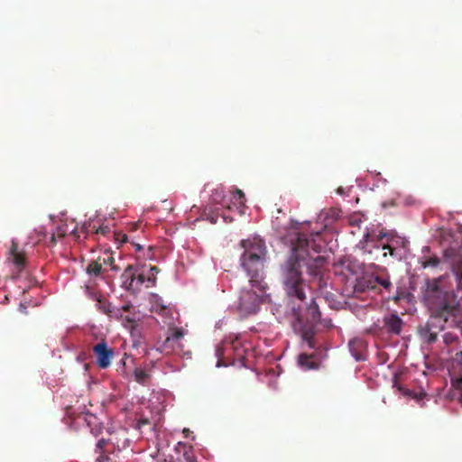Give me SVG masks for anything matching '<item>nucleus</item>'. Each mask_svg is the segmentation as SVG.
<instances>
[{
    "mask_svg": "<svg viewBox=\"0 0 462 462\" xmlns=\"http://www.w3.org/2000/svg\"><path fill=\"white\" fill-rule=\"evenodd\" d=\"M234 197L236 199L238 200L240 212H241V214H243L242 208H244L245 207V193L240 189H236V190L234 192Z\"/></svg>",
    "mask_w": 462,
    "mask_h": 462,
    "instance_id": "obj_21",
    "label": "nucleus"
},
{
    "mask_svg": "<svg viewBox=\"0 0 462 462\" xmlns=\"http://www.w3.org/2000/svg\"><path fill=\"white\" fill-rule=\"evenodd\" d=\"M387 236H388V234L383 232V231H381L380 234H379L380 238L386 237Z\"/></svg>",
    "mask_w": 462,
    "mask_h": 462,
    "instance_id": "obj_36",
    "label": "nucleus"
},
{
    "mask_svg": "<svg viewBox=\"0 0 462 462\" xmlns=\"http://www.w3.org/2000/svg\"><path fill=\"white\" fill-rule=\"evenodd\" d=\"M223 217H224V219H225V221H226V222H231V221H232V218H231V217L229 218V217H226V216H223Z\"/></svg>",
    "mask_w": 462,
    "mask_h": 462,
    "instance_id": "obj_39",
    "label": "nucleus"
},
{
    "mask_svg": "<svg viewBox=\"0 0 462 462\" xmlns=\"http://www.w3.org/2000/svg\"><path fill=\"white\" fill-rule=\"evenodd\" d=\"M440 263V260L438 256L434 255L431 257H429L421 262V265L423 268L427 267H437Z\"/></svg>",
    "mask_w": 462,
    "mask_h": 462,
    "instance_id": "obj_22",
    "label": "nucleus"
},
{
    "mask_svg": "<svg viewBox=\"0 0 462 462\" xmlns=\"http://www.w3.org/2000/svg\"><path fill=\"white\" fill-rule=\"evenodd\" d=\"M111 269H112V270H116V271L118 268H117V266H116V265H115V263H114V264L111 266Z\"/></svg>",
    "mask_w": 462,
    "mask_h": 462,
    "instance_id": "obj_42",
    "label": "nucleus"
},
{
    "mask_svg": "<svg viewBox=\"0 0 462 462\" xmlns=\"http://www.w3.org/2000/svg\"><path fill=\"white\" fill-rule=\"evenodd\" d=\"M100 258L97 261H92L87 266L86 272L89 275L99 276L103 273V263L99 262Z\"/></svg>",
    "mask_w": 462,
    "mask_h": 462,
    "instance_id": "obj_17",
    "label": "nucleus"
},
{
    "mask_svg": "<svg viewBox=\"0 0 462 462\" xmlns=\"http://www.w3.org/2000/svg\"><path fill=\"white\" fill-rule=\"evenodd\" d=\"M232 345H233L234 348H236V343H235V342H232Z\"/></svg>",
    "mask_w": 462,
    "mask_h": 462,
    "instance_id": "obj_44",
    "label": "nucleus"
},
{
    "mask_svg": "<svg viewBox=\"0 0 462 462\" xmlns=\"http://www.w3.org/2000/svg\"><path fill=\"white\" fill-rule=\"evenodd\" d=\"M113 236H114L116 241H117L121 244L125 243L127 241V236L125 234L113 232Z\"/></svg>",
    "mask_w": 462,
    "mask_h": 462,
    "instance_id": "obj_27",
    "label": "nucleus"
},
{
    "mask_svg": "<svg viewBox=\"0 0 462 462\" xmlns=\"http://www.w3.org/2000/svg\"><path fill=\"white\" fill-rule=\"evenodd\" d=\"M80 232L87 233V234L92 233L96 236L101 235L104 236H107L112 233L109 226H104V225L97 226L95 224H93L91 222L84 223L80 228Z\"/></svg>",
    "mask_w": 462,
    "mask_h": 462,
    "instance_id": "obj_11",
    "label": "nucleus"
},
{
    "mask_svg": "<svg viewBox=\"0 0 462 462\" xmlns=\"http://www.w3.org/2000/svg\"><path fill=\"white\" fill-rule=\"evenodd\" d=\"M108 263L110 266H112L115 263V259L112 256H109L107 259H103V264Z\"/></svg>",
    "mask_w": 462,
    "mask_h": 462,
    "instance_id": "obj_31",
    "label": "nucleus"
},
{
    "mask_svg": "<svg viewBox=\"0 0 462 462\" xmlns=\"http://www.w3.org/2000/svg\"><path fill=\"white\" fill-rule=\"evenodd\" d=\"M285 244H290L291 254L282 264V276L287 295L300 301L306 299V284L301 277V265H306L309 274L319 277L326 264V257L319 254L320 246L315 241L309 240L306 235L292 231L284 237Z\"/></svg>",
    "mask_w": 462,
    "mask_h": 462,
    "instance_id": "obj_1",
    "label": "nucleus"
},
{
    "mask_svg": "<svg viewBox=\"0 0 462 462\" xmlns=\"http://www.w3.org/2000/svg\"><path fill=\"white\" fill-rule=\"evenodd\" d=\"M458 340L457 334L452 332H447L443 335V341L446 345H452Z\"/></svg>",
    "mask_w": 462,
    "mask_h": 462,
    "instance_id": "obj_26",
    "label": "nucleus"
},
{
    "mask_svg": "<svg viewBox=\"0 0 462 462\" xmlns=\"http://www.w3.org/2000/svg\"><path fill=\"white\" fill-rule=\"evenodd\" d=\"M418 332L421 339L428 344H433L437 341V337L434 336V333L431 332V328L428 326L427 323L425 325L420 326L418 328Z\"/></svg>",
    "mask_w": 462,
    "mask_h": 462,
    "instance_id": "obj_15",
    "label": "nucleus"
},
{
    "mask_svg": "<svg viewBox=\"0 0 462 462\" xmlns=\"http://www.w3.org/2000/svg\"><path fill=\"white\" fill-rule=\"evenodd\" d=\"M374 288L375 289H376L377 284H380L386 290H389L390 287L392 286V282H390L389 279L383 278L380 276H375V277H374Z\"/></svg>",
    "mask_w": 462,
    "mask_h": 462,
    "instance_id": "obj_24",
    "label": "nucleus"
},
{
    "mask_svg": "<svg viewBox=\"0 0 462 462\" xmlns=\"http://www.w3.org/2000/svg\"><path fill=\"white\" fill-rule=\"evenodd\" d=\"M133 269L132 265H128L122 274L123 283L126 289L132 287L134 281H136L137 284L140 285L143 284L147 281V277L143 273H139L135 276L133 273Z\"/></svg>",
    "mask_w": 462,
    "mask_h": 462,
    "instance_id": "obj_8",
    "label": "nucleus"
},
{
    "mask_svg": "<svg viewBox=\"0 0 462 462\" xmlns=\"http://www.w3.org/2000/svg\"><path fill=\"white\" fill-rule=\"evenodd\" d=\"M184 456L187 462H197L196 458L193 456L189 455L188 453H185Z\"/></svg>",
    "mask_w": 462,
    "mask_h": 462,
    "instance_id": "obj_32",
    "label": "nucleus"
},
{
    "mask_svg": "<svg viewBox=\"0 0 462 462\" xmlns=\"http://www.w3.org/2000/svg\"><path fill=\"white\" fill-rule=\"evenodd\" d=\"M184 337V333L181 328H174L171 330V334L166 337L164 346L167 347L169 345L177 343ZM180 345H178V347Z\"/></svg>",
    "mask_w": 462,
    "mask_h": 462,
    "instance_id": "obj_16",
    "label": "nucleus"
},
{
    "mask_svg": "<svg viewBox=\"0 0 462 462\" xmlns=\"http://www.w3.org/2000/svg\"><path fill=\"white\" fill-rule=\"evenodd\" d=\"M211 222H212V223H216V222H217V220H216L215 218H213V217H212V218H211Z\"/></svg>",
    "mask_w": 462,
    "mask_h": 462,
    "instance_id": "obj_43",
    "label": "nucleus"
},
{
    "mask_svg": "<svg viewBox=\"0 0 462 462\" xmlns=\"http://www.w3.org/2000/svg\"><path fill=\"white\" fill-rule=\"evenodd\" d=\"M134 379L139 383H145L146 380L149 377L148 373L141 368H135L134 372Z\"/></svg>",
    "mask_w": 462,
    "mask_h": 462,
    "instance_id": "obj_19",
    "label": "nucleus"
},
{
    "mask_svg": "<svg viewBox=\"0 0 462 462\" xmlns=\"http://www.w3.org/2000/svg\"><path fill=\"white\" fill-rule=\"evenodd\" d=\"M130 440L127 438L125 429H121L110 434L107 440L101 439L97 444V449L102 452L106 445H112L114 448L121 451L129 446Z\"/></svg>",
    "mask_w": 462,
    "mask_h": 462,
    "instance_id": "obj_5",
    "label": "nucleus"
},
{
    "mask_svg": "<svg viewBox=\"0 0 462 462\" xmlns=\"http://www.w3.org/2000/svg\"><path fill=\"white\" fill-rule=\"evenodd\" d=\"M93 353L96 356L97 365L99 368L106 369L110 366L114 357V350L107 346L105 339L93 346Z\"/></svg>",
    "mask_w": 462,
    "mask_h": 462,
    "instance_id": "obj_6",
    "label": "nucleus"
},
{
    "mask_svg": "<svg viewBox=\"0 0 462 462\" xmlns=\"http://www.w3.org/2000/svg\"><path fill=\"white\" fill-rule=\"evenodd\" d=\"M151 303H152V311H154L162 316H164V317H167L170 315V309L168 308V306L166 304H164L162 299L156 295V294H153L152 296V300H151Z\"/></svg>",
    "mask_w": 462,
    "mask_h": 462,
    "instance_id": "obj_14",
    "label": "nucleus"
},
{
    "mask_svg": "<svg viewBox=\"0 0 462 462\" xmlns=\"http://www.w3.org/2000/svg\"><path fill=\"white\" fill-rule=\"evenodd\" d=\"M97 462H117V461L116 459H114V457H112L101 455L100 457H98Z\"/></svg>",
    "mask_w": 462,
    "mask_h": 462,
    "instance_id": "obj_29",
    "label": "nucleus"
},
{
    "mask_svg": "<svg viewBox=\"0 0 462 462\" xmlns=\"http://www.w3.org/2000/svg\"><path fill=\"white\" fill-rule=\"evenodd\" d=\"M130 309H131V305H129V304L124 305V306L122 307V310H124V311H125V312H126V311H129V310H130Z\"/></svg>",
    "mask_w": 462,
    "mask_h": 462,
    "instance_id": "obj_35",
    "label": "nucleus"
},
{
    "mask_svg": "<svg viewBox=\"0 0 462 462\" xmlns=\"http://www.w3.org/2000/svg\"><path fill=\"white\" fill-rule=\"evenodd\" d=\"M139 423L140 424H146V423H148V420H140Z\"/></svg>",
    "mask_w": 462,
    "mask_h": 462,
    "instance_id": "obj_41",
    "label": "nucleus"
},
{
    "mask_svg": "<svg viewBox=\"0 0 462 462\" xmlns=\"http://www.w3.org/2000/svg\"><path fill=\"white\" fill-rule=\"evenodd\" d=\"M70 234L73 235L76 240H79L80 235L79 234V231L77 228H74L70 231Z\"/></svg>",
    "mask_w": 462,
    "mask_h": 462,
    "instance_id": "obj_33",
    "label": "nucleus"
},
{
    "mask_svg": "<svg viewBox=\"0 0 462 462\" xmlns=\"http://www.w3.org/2000/svg\"><path fill=\"white\" fill-rule=\"evenodd\" d=\"M68 233V225L66 224H63V225H60L57 227V230L55 233L52 234L51 236V241L53 244L56 243V236L58 237H64Z\"/></svg>",
    "mask_w": 462,
    "mask_h": 462,
    "instance_id": "obj_20",
    "label": "nucleus"
},
{
    "mask_svg": "<svg viewBox=\"0 0 462 462\" xmlns=\"http://www.w3.org/2000/svg\"><path fill=\"white\" fill-rule=\"evenodd\" d=\"M96 419H97V418H96L95 416H93V415H88H88H86V417H85V420L88 422V425L92 422V420H96Z\"/></svg>",
    "mask_w": 462,
    "mask_h": 462,
    "instance_id": "obj_34",
    "label": "nucleus"
},
{
    "mask_svg": "<svg viewBox=\"0 0 462 462\" xmlns=\"http://www.w3.org/2000/svg\"><path fill=\"white\" fill-rule=\"evenodd\" d=\"M224 197L223 190L216 189L212 195V199L217 202L220 203V199Z\"/></svg>",
    "mask_w": 462,
    "mask_h": 462,
    "instance_id": "obj_28",
    "label": "nucleus"
},
{
    "mask_svg": "<svg viewBox=\"0 0 462 462\" xmlns=\"http://www.w3.org/2000/svg\"><path fill=\"white\" fill-rule=\"evenodd\" d=\"M374 290H375L374 276H366L357 279L354 286L355 293H362L367 291Z\"/></svg>",
    "mask_w": 462,
    "mask_h": 462,
    "instance_id": "obj_13",
    "label": "nucleus"
},
{
    "mask_svg": "<svg viewBox=\"0 0 462 462\" xmlns=\"http://www.w3.org/2000/svg\"><path fill=\"white\" fill-rule=\"evenodd\" d=\"M160 270L157 266L150 267V274L147 276V282L151 283V286L155 285L156 282V275L159 273Z\"/></svg>",
    "mask_w": 462,
    "mask_h": 462,
    "instance_id": "obj_25",
    "label": "nucleus"
},
{
    "mask_svg": "<svg viewBox=\"0 0 462 462\" xmlns=\"http://www.w3.org/2000/svg\"><path fill=\"white\" fill-rule=\"evenodd\" d=\"M93 294V298L97 300V308L99 310H101L103 313L108 315L109 317H115L118 318L121 316L120 310H116L110 302L106 300L105 299H102L100 297H97L96 294Z\"/></svg>",
    "mask_w": 462,
    "mask_h": 462,
    "instance_id": "obj_12",
    "label": "nucleus"
},
{
    "mask_svg": "<svg viewBox=\"0 0 462 462\" xmlns=\"http://www.w3.org/2000/svg\"><path fill=\"white\" fill-rule=\"evenodd\" d=\"M293 315L296 319L294 328L300 334L302 342L307 344L310 348H315L317 346L315 326L319 321L321 316L317 303L312 299L308 306L306 323L303 322L299 310L293 309Z\"/></svg>",
    "mask_w": 462,
    "mask_h": 462,
    "instance_id": "obj_4",
    "label": "nucleus"
},
{
    "mask_svg": "<svg viewBox=\"0 0 462 462\" xmlns=\"http://www.w3.org/2000/svg\"><path fill=\"white\" fill-rule=\"evenodd\" d=\"M354 356H355V358H356L357 361H359V360L363 359V357H362V356H361L360 354H355V355H354Z\"/></svg>",
    "mask_w": 462,
    "mask_h": 462,
    "instance_id": "obj_37",
    "label": "nucleus"
},
{
    "mask_svg": "<svg viewBox=\"0 0 462 462\" xmlns=\"http://www.w3.org/2000/svg\"><path fill=\"white\" fill-rule=\"evenodd\" d=\"M8 260L14 265L18 273L25 268L27 263L25 251L19 247L18 243L14 239L11 241Z\"/></svg>",
    "mask_w": 462,
    "mask_h": 462,
    "instance_id": "obj_7",
    "label": "nucleus"
},
{
    "mask_svg": "<svg viewBox=\"0 0 462 462\" xmlns=\"http://www.w3.org/2000/svg\"><path fill=\"white\" fill-rule=\"evenodd\" d=\"M452 388L457 392L458 400L462 402V374L451 378Z\"/></svg>",
    "mask_w": 462,
    "mask_h": 462,
    "instance_id": "obj_18",
    "label": "nucleus"
},
{
    "mask_svg": "<svg viewBox=\"0 0 462 462\" xmlns=\"http://www.w3.org/2000/svg\"><path fill=\"white\" fill-rule=\"evenodd\" d=\"M183 433H184L185 437H188V435L189 433V429H184L183 430Z\"/></svg>",
    "mask_w": 462,
    "mask_h": 462,
    "instance_id": "obj_38",
    "label": "nucleus"
},
{
    "mask_svg": "<svg viewBox=\"0 0 462 462\" xmlns=\"http://www.w3.org/2000/svg\"><path fill=\"white\" fill-rule=\"evenodd\" d=\"M382 248H383V250H388V251H389V254H390L391 255H393V254H394V248H393V247H392L391 245H382Z\"/></svg>",
    "mask_w": 462,
    "mask_h": 462,
    "instance_id": "obj_30",
    "label": "nucleus"
},
{
    "mask_svg": "<svg viewBox=\"0 0 462 462\" xmlns=\"http://www.w3.org/2000/svg\"><path fill=\"white\" fill-rule=\"evenodd\" d=\"M299 365L304 370H316L320 366V361L316 354L302 353L298 357Z\"/></svg>",
    "mask_w": 462,
    "mask_h": 462,
    "instance_id": "obj_10",
    "label": "nucleus"
},
{
    "mask_svg": "<svg viewBox=\"0 0 462 462\" xmlns=\"http://www.w3.org/2000/svg\"><path fill=\"white\" fill-rule=\"evenodd\" d=\"M244 253L240 263L253 289L243 290L239 297L237 308L243 315L254 314L259 310L265 293L266 283L263 282V263L266 256L264 242L257 237L242 240L240 243Z\"/></svg>",
    "mask_w": 462,
    "mask_h": 462,
    "instance_id": "obj_2",
    "label": "nucleus"
},
{
    "mask_svg": "<svg viewBox=\"0 0 462 462\" xmlns=\"http://www.w3.org/2000/svg\"><path fill=\"white\" fill-rule=\"evenodd\" d=\"M452 272L456 278L457 288V290L461 291L462 290V267L455 266V267H453Z\"/></svg>",
    "mask_w": 462,
    "mask_h": 462,
    "instance_id": "obj_23",
    "label": "nucleus"
},
{
    "mask_svg": "<svg viewBox=\"0 0 462 462\" xmlns=\"http://www.w3.org/2000/svg\"><path fill=\"white\" fill-rule=\"evenodd\" d=\"M136 251H140L142 249V246L138 244L134 245Z\"/></svg>",
    "mask_w": 462,
    "mask_h": 462,
    "instance_id": "obj_40",
    "label": "nucleus"
},
{
    "mask_svg": "<svg viewBox=\"0 0 462 462\" xmlns=\"http://www.w3.org/2000/svg\"><path fill=\"white\" fill-rule=\"evenodd\" d=\"M383 324L389 333L399 335L402 330L403 321L396 313H393L384 317Z\"/></svg>",
    "mask_w": 462,
    "mask_h": 462,
    "instance_id": "obj_9",
    "label": "nucleus"
},
{
    "mask_svg": "<svg viewBox=\"0 0 462 462\" xmlns=\"http://www.w3.org/2000/svg\"><path fill=\"white\" fill-rule=\"evenodd\" d=\"M444 277L428 279L424 291V300L431 311L427 324L438 338V334L444 329L445 323L450 317L461 315L462 308L453 290L443 287Z\"/></svg>",
    "mask_w": 462,
    "mask_h": 462,
    "instance_id": "obj_3",
    "label": "nucleus"
}]
</instances>
